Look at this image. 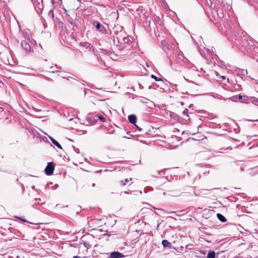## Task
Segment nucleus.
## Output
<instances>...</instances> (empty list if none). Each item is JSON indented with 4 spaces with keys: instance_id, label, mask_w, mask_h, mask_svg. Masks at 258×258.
I'll use <instances>...</instances> for the list:
<instances>
[{
    "instance_id": "obj_1",
    "label": "nucleus",
    "mask_w": 258,
    "mask_h": 258,
    "mask_svg": "<svg viewBox=\"0 0 258 258\" xmlns=\"http://www.w3.org/2000/svg\"><path fill=\"white\" fill-rule=\"evenodd\" d=\"M21 46L24 50L27 52L30 53L33 51V48L30 46L29 42L27 40H22L21 42Z\"/></svg>"
},
{
    "instance_id": "obj_2",
    "label": "nucleus",
    "mask_w": 258,
    "mask_h": 258,
    "mask_svg": "<svg viewBox=\"0 0 258 258\" xmlns=\"http://www.w3.org/2000/svg\"><path fill=\"white\" fill-rule=\"evenodd\" d=\"M54 169V166L53 162H49L45 168V174L47 175L52 174Z\"/></svg>"
},
{
    "instance_id": "obj_3",
    "label": "nucleus",
    "mask_w": 258,
    "mask_h": 258,
    "mask_svg": "<svg viewBox=\"0 0 258 258\" xmlns=\"http://www.w3.org/2000/svg\"><path fill=\"white\" fill-rule=\"evenodd\" d=\"M34 8L37 12V13L40 15L42 13V11L43 9V6L42 4V0H40V2H39L35 4L34 5Z\"/></svg>"
},
{
    "instance_id": "obj_4",
    "label": "nucleus",
    "mask_w": 258,
    "mask_h": 258,
    "mask_svg": "<svg viewBox=\"0 0 258 258\" xmlns=\"http://www.w3.org/2000/svg\"><path fill=\"white\" fill-rule=\"evenodd\" d=\"M95 27L97 30H99L103 34H106L107 32L106 28L104 26L101 25L99 22L96 23V24L95 25Z\"/></svg>"
},
{
    "instance_id": "obj_5",
    "label": "nucleus",
    "mask_w": 258,
    "mask_h": 258,
    "mask_svg": "<svg viewBox=\"0 0 258 258\" xmlns=\"http://www.w3.org/2000/svg\"><path fill=\"white\" fill-rule=\"evenodd\" d=\"M125 256L119 251H113L110 253L108 258H123Z\"/></svg>"
},
{
    "instance_id": "obj_6",
    "label": "nucleus",
    "mask_w": 258,
    "mask_h": 258,
    "mask_svg": "<svg viewBox=\"0 0 258 258\" xmlns=\"http://www.w3.org/2000/svg\"><path fill=\"white\" fill-rule=\"evenodd\" d=\"M128 119L131 123L135 124L137 121V117L134 114L130 115L128 116Z\"/></svg>"
},
{
    "instance_id": "obj_7",
    "label": "nucleus",
    "mask_w": 258,
    "mask_h": 258,
    "mask_svg": "<svg viewBox=\"0 0 258 258\" xmlns=\"http://www.w3.org/2000/svg\"><path fill=\"white\" fill-rule=\"evenodd\" d=\"M162 244L164 247L171 248L172 247L171 243L168 242L167 240H163L162 241Z\"/></svg>"
},
{
    "instance_id": "obj_8",
    "label": "nucleus",
    "mask_w": 258,
    "mask_h": 258,
    "mask_svg": "<svg viewBox=\"0 0 258 258\" xmlns=\"http://www.w3.org/2000/svg\"><path fill=\"white\" fill-rule=\"evenodd\" d=\"M217 218L221 222H225L226 221V218L221 214H217Z\"/></svg>"
},
{
    "instance_id": "obj_9",
    "label": "nucleus",
    "mask_w": 258,
    "mask_h": 258,
    "mask_svg": "<svg viewBox=\"0 0 258 258\" xmlns=\"http://www.w3.org/2000/svg\"><path fill=\"white\" fill-rule=\"evenodd\" d=\"M182 114L183 115L185 116V117H184V119L185 120H189V115H188V110L186 108L184 109V110L182 112Z\"/></svg>"
},
{
    "instance_id": "obj_10",
    "label": "nucleus",
    "mask_w": 258,
    "mask_h": 258,
    "mask_svg": "<svg viewBox=\"0 0 258 258\" xmlns=\"http://www.w3.org/2000/svg\"><path fill=\"white\" fill-rule=\"evenodd\" d=\"M209 190L206 189H201L199 190V195L200 196H204L208 194Z\"/></svg>"
},
{
    "instance_id": "obj_11",
    "label": "nucleus",
    "mask_w": 258,
    "mask_h": 258,
    "mask_svg": "<svg viewBox=\"0 0 258 258\" xmlns=\"http://www.w3.org/2000/svg\"><path fill=\"white\" fill-rule=\"evenodd\" d=\"M131 39H132V37L127 36L126 37H124L123 39V41L125 44H129V43L132 42Z\"/></svg>"
},
{
    "instance_id": "obj_12",
    "label": "nucleus",
    "mask_w": 258,
    "mask_h": 258,
    "mask_svg": "<svg viewBox=\"0 0 258 258\" xmlns=\"http://www.w3.org/2000/svg\"><path fill=\"white\" fill-rule=\"evenodd\" d=\"M207 258H215V252L214 251H210L207 256Z\"/></svg>"
},
{
    "instance_id": "obj_13",
    "label": "nucleus",
    "mask_w": 258,
    "mask_h": 258,
    "mask_svg": "<svg viewBox=\"0 0 258 258\" xmlns=\"http://www.w3.org/2000/svg\"><path fill=\"white\" fill-rule=\"evenodd\" d=\"M250 100L251 102H252L253 104L258 106V99L252 97L250 98Z\"/></svg>"
},
{
    "instance_id": "obj_14",
    "label": "nucleus",
    "mask_w": 258,
    "mask_h": 258,
    "mask_svg": "<svg viewBox=\"0 0 258 258\" xmlns=\"http://www.w3.org/2000/svg\"><path fill=\"white\" fill-rule=\"evenodd\" d=\"M249 100L247 96H244L242 99V100H241V102L243 103L248 104L249 102Z\"/></svg>"
},
{
    "instance_id": "obj_15",
    "label": "nucleus",
    "mask_w": 258,
    "mask_h": 258,
    "mask_svg": "<svg viewBox=\"0 0 258 258\" xmlns=\"http://www.w3.org/2000/svg\"><path fill=\"white\" fill-rule=\"evenodd\" d=\"M151 78L154 79L157 82H161L162 83H163V82L162 80V79L157 77L156 76L154 75H151Z\"/></svg>"
},
{
    "instance_id": "obj_16",
    "label": "nucleus",
    "mask_w": 258,
    "mask_h": 258,
    "mask_svg": "<svg viewBox=\"0 0 258 258\" xmlns=\"http://www.w3.org/2000/svg\"><path fill=\"white\" fill-rule=\"evenodd\" d=\"M243 96L241 95H238V96H233L232 98H231V99L232 101H236V99L238 98L239 99H241L242 100V99L243 98Z\"/></svg>"
},
{
    "instance_id": "obj_17",
    "label": "nucleus",
    "mask_w": 258,
    "mask_h": 258,
    "mask_svg": "<svg viewBox=\"0 0 258 258\" xmlns=\"http://www.w3.org/2000/svg\"><path fill=\"white\" fill-rule=\"evenodd\" d=\"M55 146H56L58 148L60 149H62V147L61 146V145L59 144V143L56 141L55 140H54L52 142Z\"/></svg>"
},
{
    "instance_id": "obj_18",
    "label": "nucleus",
    "mask_w": 258,
    "mask_h": 258,
    "mask_svg": "<svg viewBox=\"0 0 258 258\" xmlns=\"http://www.w3.org/2000/svg\"><path fill=\"white\" fill-rule=\"evenodd\" d=\"M71 82L76 85H79V83H80L78 80L74 78L71 80Z\"/></svg>"
},
{
    "instance_id": "obj_19",
    "label": "nucleus",
    "mask_w": 258,
    "mask_h": 258,
    "mask_svg": "<svg viewBox=\"0 0 258 258\" xmlns=\"http://www.w3.org/2000/svg\"><path fill=\"white\" fill-rule=\"evenodd\" d=\"M132 178L130 179V180H131ZM129 181V179L127 178L125 179L124 180H121L120 181V183L122 185H125L126 184V183Z\"/></svg>"
},
{
    "instance_id": "obj_20",
    "label": "nucleus",
    "mask_w": 258,
    "mask_h": 258,
    "mask_svg": "<svg viewBox=\"0 0 258 258\" xmlns=\"http://www.w3.org/2000/svg\"><path fill=\"white\" fill-rule=\"evenodd\" d=\"M83 244L84 246L87 249H89L91 247V245L88 242H84Z\"/></svg>"
},
{
    "instance_id": "obj_21",
    "label": "nucleus",
    "mask_w": 258,
    "mask_h": 258,
    "mask_svg": "<svg viewBox=\"0 0 258 258\" xmlns=\"http://www.w3.org/2000/svg\"><path fill=\"white\" fill-rule=\"evenodd\" d=\"M23 35L24 37H25L26 38H27L28 39L27 41H29L30 37V35L29 34H27L26 32H23Z\"/></svg>"
},
{
    "instance_id": "obj_22",
    "label": "nucleus",
    "mask_w": 258,
    "mask_h": 258,
    "mask_svg": "<svg viewBox=\"0 0 258 258\" xmlns=\"http://www.w3.org/2000/svg\"><path fill=\"white\" fill-rule=\"evenodd\" d=\"M62 78H66L69 81H71V80H72V79L73 78V77H71V76H62Z\"/></svg>"
},
{
    "instance_id": "obj_23",
    "label": "nucleus",
    "mask_w": 258,
    "mask_h": 258,
    "mask_svg": "<svg viewBox=\"0 0 258 258\" xmlns=\"http://www.w3.org/2000/svg\"><path fill=\"white\" fill-rule=\"evenodd\" d=\"M98 117H99V119L101 120L102 122L106 121V119L103 116L100 115L98 116Z\"/></svg>"
},
{
    "instance_id": "obj_24",
    "label": "nucleus",
    "mask_w": 258,
    "mask_h": 258,
    "mask_svg": "<svg viewBox=\"0 0 258 258\" xmlns=\"http://www.w3.org/2000/svg\"><path fill=\"white\" fill-rule=\"evenodd\" d=\"M209 2L210 3V8H215V5L213 4V3L210 0Z\"/></svg>"
},
{
    "instance_id": "obj_25",
    "label": "nucleus",
    "mask_w": 258,
    "mask_h": 258,
    "mask_svg": "<svg viewBox=\"0 0 258 258\" xmlns=\"http://www.w3.org/2000/svg\"><path fill=\"white\" fill-rule=\"evenodd\" d=\"M48 14L49 15H51L52 18L53 17V12L52 10L49 11Z\"/></svg>"
},
{
    "instance_id": "obj_26",
    "label": "nucleus",
    "mask_w": 258,
    "mask_h": 258,
    "mask_svg": "<svg viewBox=\"0 0 258 258\" xmlns=\"http://www.w3.org/2000/svg\"><path fill=\"white\" fill-rule=\"evenodd\" d=\"M101 51H101V52H102V53H104V54H108V51H107V50H105V49H102V50H101Z\"/></svg>"
},
{
    "instance_id": "obj_27",
    "label": "nucleus",
    "mask_w": 258,
    "mask_h": 258,
    "mask_svg": "<svg viewBox=\"0 0 258 258\" xmlns=\"http://www.w3.org/2000/svg\"><path fill=\"white\" fill-rule=\"evenodd\" d=\"M33 5L35 4L36 3L39 2L38 0H31Z\"/></svg>"
},
{
    "instance_id": "obj_28",
    "label": "nucleus",
    "mask_w": 258,
    "mask_h": 258,
    "mask_svg": "<svg viewBox=\"0 0 258 258\" xmlns=\"http://www.w3.org/2000/svg\"><path fill=\"white\" fill-rule=\"evenodd\" d=\"M17 218H19V219H20L21 220H22V221L23 222H28V221H27L25 219H22V218H19V217H16Z\"/></svg>"
},
{
    "instance_id": "obj_29",
    "label": "nucleus",
    "mask_w": 258,
    "mask_h": 258,
    "mask_svg": "<svg viewBox=\"0 0 258 258\" xmlns=\"http://www.w3.org/2000/svg\"><path fill=\"white\" fill-rule=\"evenodd\" d=\"M49 139L51 140V141L52 142L55 139H54L52 137L49 136Z\"/></svg>"
},
{
    "instance_id": "obj_30",
    "label": "nucleus",
    "mask_w": 258,
    "mask_h": 258,
    "mask_svg": "<svg viewBox=\"0 0 258 258\" xmlns=\"http://www.w3.org/2000/svg\"><path fill=\"white\" fill-rule=\"evenodd\" d=\"M49 139L51 140V141L52 142L55 139H54L52 137L49 136Z\"/></svg>"
},
{
    "instance_id": "obj_31",
    "label": "nucleus",
    "mask_w": 258,
    "mask_h": 258,
    "mask_svg": "<svg viewBox=\"0 0 258 258\" xmlns=\"http://www.w3.org/2000/svg\"><path fill=\"white\" fill-rule=\"evenodd\" d=\"M75 152L77 153H79V149H76Z\"/></svg>"
},
{
    "instance_id": "obj_32",
    "label": "nucleus",
    "mask_w": 258,
    "mask_h": 258,
    "mask_svg": "<svg viewBox=\"0 0 258 258\" xmlns=\"http://www.w3.org/2000/svg\"><path fill=\"white\" fill-rule=\"evenodd\" d=\"M55 67L57 70L60 69V68H61L60 67H58L57 65H55Z\"/></svg>"
},
{
    "instance_id": "obj_33",
    "label": "nucleus",
    "mask_w": 258,
    "mask_h": 258,
    "mask_svg": "<svg viewBox=\"0 0 258 258\" xmlns=\"http://www.w3.org/2000/svg\"><path fill=\"white\" fill-rule=\"evenodd\" d=\"M137 127L138 128V129L139 130V131H141L142 130V128L139 127L138 126L136 125Z\"/></svg>"
},
{
    "instance_id": "obj_34",
    "label": "nucleus",
    "mask_w": 258,
    "mask_h": 258,
    "mask_svg": "<svg viewBox=\"0 0 258 258\" xmlns=\"http://www.w3.org/2000/svg\"><path fill=\"white\" fill-rule=\"evenodd\" d=\"M3 111V108L2 107H0V112H2Z\"/></svg>"
},
{
    "instance_id": "obj_35",
    "label": "nucleus",
    "mask_w": 258,
    "mask_h": 258,
    "mask_svg": "<svg viewBox=\"0 0 258 258\" xmlns=\"http://www.w3.org/2000/svg\"><path fill=\"white\" fill-rule=\"evenodd\" d=\"M74 258H80L79 256H74Z\"/></svg>"
},
{
    "instance_id": "obj_36",
    "label": "nucleus",
    "mask_w": 258,
    "mask_h": 258,
    "mask_svg": "<svg viewBox=\"0 0 258 258\" xmlns=\"http://www.w3.org/2000/svg\"><path fill=\"white\" fill-rule=\"evenodd\" d=\"M58 187V185L57 184H56L55 185H54V187L55 188H57Z\"/></svg>"
},
{
    "instance_id": "obj_37",
    "label": "nucleus",
    "mask_w": 258,
    "mask_h": 258,
    "mask_svg": "<svg viewBox=\"0 0 258 258\" xmlns=\"http://www.w3.org/2000/svg\"><path fill=\"white\" fill-rule=\"evenodd\" d=\"M61 77H62V76H67V74H64L63 75H61Z\"/></svg>"
},
{
    "instance_id": "obj_38",
    "label": "nucleus",
    "mask_w": 258,
    "mask_h": 258,
    "mask_svg": "<svg viewBox=\"0 0 258 258\" xmlns=\"http://www.w3.org/2000/svg\"><path fill=\"white\" fill-rule=\"evenodd\" d=\"M46 79L47 80H51V79H50V78H48V77H46Z\"/></svg>"
},
{
    "instance_id": "obj_39",
    "label": "nucleus",
    "mask_w": 258,
    "mask_h": 258,
    "mask_svg": "<svg viewBox=\"0 0 258 258\" xmlns=\"http://www.w3.org/2000/svg\"><path fill=\"white\" fill-rule=\"evenodd\" d=\"M55 72H58V70H56V71H55ZM51 72H52V73H54V72H55V71H52Z\"/></svg>"
},
{
    "instance_id": "obj_40",
    "label": "nucleus",
    "mask_w": 258,
    "mask_h": 258,
    "mask_svg": "<svg viewBox=\"0 0 258 258\" xmlns=\"http://www.w3.org/2000/svg\"><path fill=\"white\" fill-rule=\"evenodd\" d=\"M153 86H154V88H155V87H156V84H154V85H153Z\"/></svg>"
},
{
    "instance_id": "obj_41",
    "label": "nucleus",
    "mask_w": 258,
    "mask_h": 258,
    "mask_svg": "<svg viewBox=\"0 0 258 258\" xmlns=\"http://www.w3.org/2000/svg\"><path fill=\"white\" fill-rule=\"evenodd\" d=\"M95 183H93V184H92V186H93V187H94V186H95Z\"/></svg>"
},
{
    "instance_id": "obj_42",
    "label": "nucleus",
    "mask_w": 258,
    "mask_h": 258,
    "mask_svg": "<svg viewBox=\"0 0 258 258\" xmlns=\"http://www.w3.org/2000/svg\"><path fill=\"white\" fill-rule=\"evenodd\" d=\"M151 88H152V86H150L149 87V89H151Z\"/></svg>"
},
{
    "instance_id": "obj_43",
    "label": "nucleus",
    "mask_w": 258,
    "mask_h": 258,
    "mask_svg": "<svg viewBox=\"0 0 258 258\" xmlns=\"http://www.w3.org/2000/svg\"><path fill=\"white\" fill-rule=\"evenodd\" d=\"M32 188L33 189H34V185H33V186H32Z\"/></svg>"
},
{
    "instance_id": "obj_44",
    "label": "nucleus",
    "mask_w": 258,
    "mask_h": 258,
    "mask_svg": "<svg viewBox=\"0 0 258 258\" xmlns=\"http://www.w3.org/2000/svg\"><path fill=\"white\" fill-rule=\"evenodd\" d=\"M207 3L208 5H209V4H210V3H208V1L207 2Z\"/></svg>"
},
{
    "instance_id": "obj_45",
    "label": "nucleus",
    "mask_w": 258,
    "mask_h": 258,
    "mask_svg": "<svg viewBox=\"0 0 258 258\" xmlns=\"http://www.w3.org/2000/svg\"><path fill=\"white\" fill-rule=\"evenodd\" d=\"M207 3L208 5H209V4H210V3H208V1L207 2Z\"/></svg>"
}]
</instances>
